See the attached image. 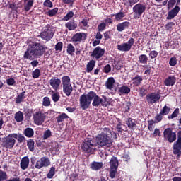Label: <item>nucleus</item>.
I'll list each match as a JSON object with an SVG mask.
<instances>
[{"instance_id":"42","label":"nucleus","mask_w":181,"mask_h":181,"mask_svg":"<svg viewBox=\"0 0 181 181\" xmlns=\"http://www.w3.org/2000/svg\"><path fill=\"white\" fill-rule=\"evenodd\" d=\"M6 179H8L6 172L0 170V181L6 180Z\"/></svg>"},{"instance_id":"25","label":"nucleus","mask_w":181,"mask_h":181,"mask_svg":"<svg viewBox=\"0 0 181 181\" xmlns=\"http://www.w3.org/2000/svg\"><path fill=\"white\" fill-rule=\"evenodd\" d=\"M90 168L93 170H100V169H101V168H103V163H98V162H95L93 161L91 164H90Z\"/></svg>"},{"instance_id":"56","label":"nucleus","mask_w":181,"mask_h":181,"mask_svg":"<svg viewBox=\"0 0 181 181\" xmlns=\"http://www.w3.org/2000/svg\"><path fill=\"white\" fill-rule=\"evenodd\" d=\"M115 175H117V170L111 169L110 170V177L111 179H115Z\"/></svg>"},{"instance_id":"36","label":"nucleus","mask_w":181,"mask_h":181,"mask_svg":"<svg viewBox=\"0 0 181 181\" xmlns=\"http://www.w3.org/2000/svg\"><path fill=\"white\" fill-rule=\"evenodd\" d=\"M66 52L68 54H69L70 56H73V53L76 52V48L74 47V46L72 45V44H69L67 45Z\"/></svg>"},{"instance_id":"29","label":"nucleus","mask_w":181,"mask_h":181,"mask_svg":"<svg viewBox=\"0 0 181 181\" xmlns=\"http://www.w3.org/2000/svg\"><path fill=\"white\" fill-rule=\"evenodd\" d=\"M14 118L16 122H22L23 121V113L21 111H18L15 114Z\"/></svg>"},{"instance_id":"31","label":"nucleus","mask_w":181,"mask_h":181,"mask_svg":"<svg viewBox=\"0 0 181 181\" xmlns=\"http://www.w3.org/2000/svg\"><path fill=\"white\" fill-rule=\"evenodd\" d=\"M24 134L27 136V138H32V136L35 135V132L32 128L28 127L24 130Z\"/></svg>"},{"instance_id":"48","label":"nucleus","mask_w":181,"mask_h":181,"mask_svg":"<svg viewBox=\"0 0 181 181\" xmlns=\"http://www.w3.org/2000/svg\"><path fill=\"white\" fill-rule=\"evenodd\" d=\"M57 12H59V8H55L52 10H49L48 15H49V16H54L57 13Z\"/></svg>"},{"instance_id":"28","label":"nucleus","mask_w":181,"mask_h":181,"mask_svg":"<svg viewBox=\"0 0 181 181\" xmlns=\"http://www.w3.org/2000/svg\"><path fill=\"white\" fill-rule=\"evenodd\" d=\"M139 0H124V5L127 8H132L135 4H138Z\"/></svg>"},{"instance_id":"39","label":"nucleus","mask_w":181,"mask_h":181,"mask_svg":"<svg viewBox=\"0 0 181 181\" xmlns=\"http://www.w3.org/2000/svg\"><path fill=\"white\" fill-rule=\"evenodd\" d=\"M13 135V138L14 139H17V141H18L19 142H23V136L21 134H12Z\"/></svg>"},{"instance_id":"37","label":"nucleus","mask_w":181,"mask_h":181,"mask_svg":"<svg viewBox=\"0 0 181 181\" xmlns=\"http://www.w3.org/2000/svg\"><path fill=\"white\" fill-rule=\"evenodd\" d=\"M139 62L141 64H146L148 63V57L146 54H141L139 57Z\"/></svg>"},{"instance_id":"22","label":"nucleus","mask_w":181,"mask_h":181,"mask_svg":"<svg viewBox=\"0 0 181 181\" xmlns=\"http://www.w3.org/2000/svg\"><path fill=\"white\" fill-rule=\"evenodd\" d=\"M63 87V92L66 94V97H70L71 93H73V86L71 85H68Z\"/></svg>"},{"instance_id":"3","label":"nucleus","mask_w":181,"mask_h":181,"mask_svg":"<svg viewBox=\"0 0 181 181\" xmlns=\"http://www.w3.org/2000/svg\"><path fill=\"white\" fill-rule=\"evenodd\" d=\"M91 101L93 107H107V96H103V98H100L94 91H91Z\"/></svg>"},{"instance_id":"33","label":"nucleus","mask_w":181,"mask_h":181,"mask_svg":"<svg viewBox=\"0 0 181 181\" xmlns=\"http://www.w3.org/2000/svg\"><path fill=\"white\" fill-rule=\"evenodd\" d=\"M110 169L116 170L118 169V159H111L110 161Z\"/></svg>"},{"instance_id":"57","label":"nucleus","mask_w":181,"mask_h":181,"mask_svg":"<svg viewBox=\"0 0 181 181\" xmlns=\"http://www.w3.org/2000/svg\"><path fill=\"white\" fill-rule=\"evenodd\" d=\"M158 53L157 52V51H155V50H153L149 53V56L151 59H156V57H158Z\"/></svg>"},{"instance_id":"43","label":"nucleus","mask_w":181,"mask_h":181,"mask_svg":"<svg viewBox=\"0 0 181 181\" xmlns=\"http://www.w3.org/2000/svg\"><path fill=\"white\" fill-rule=\"evenodd\" d=\"M117 21H122V18L125 17V13L119 12L115 15Z\"/></svg>"},{"instance_id":"23","label":"nucleus","mask_w":181,"mask_h":181,"mask_svg":"<svg viewBox=\"0 0 181 181\" xmlns=\"http://www.w3.org/2000/svg\"><path fill=\"white\" fill-rule=\"evenodd\" d=\"M127 127L129 128V129H134V128H136V123L132 118L129 117L126 120Z\"/></svg>"},{"instance_id":"11","label":"nucleus","mask_w":181,"mask_h":181,"mask_svg":"<svg viewBox=\"0 0 181 181\" xmlns=\"http://www.w3.org/2000/svg\"><path fill=\"white\" fill-rule=\"evenodd\" d=\"M105 54V49L102 48L100 46L96 47L93 51L91 52V57L93 59H96V60H98V59H101Z\"/></svg>"},{"instance_id":"26","label":"nucleus","mask_w":181,"mask_h":181,"mask_svg":"<svg viewBox=\"0 0 181 181\" xmlns=\"http://www.w3.org/2000/svg\"><path fill=\"white\" fill-rule=\"evenodd\" d=\"M142 76L137 75L132 78L133 84L136 87H139L142 83Z\"/></svg>"},{"instance_id":"14","label":"nucleus","mask_w":181,"mask_h":181,"mask_svg":"<svg viewBox=\"0 0 181 181\" xmlns=\"http://www.w3.org/2000/svg\"><path fill=\"white\" fill-rule=\"evenodd\" d=\"M60 84H62V80L57 78H52L49 80V85L55 91L60 90Z\"/></svg>"},{"instance_id":"41","label":"nucleus","mask_w":181,"mask_h":181,"mask_svg":"<svg viewBox=\"0 0 181 181\" xmlns=\"http://www.w3.org/2000/svg\"><path fill=\"white\" fill-rule=\"evenodd\" d=\"M169 64L172 67H175V66L177 64V59L176 58V57H173L170 59Z\"/></svg>"},{"instance_id":"5","label":"nucleus","mask_w":181,"mask_h":181,"mask_svg":"<svg viewBox=\"0 0 181 181\" xmlns=\"http://www.w3.org/2000/svg\"><path fill=\"white\" fill-rule=\"evenodd\" d=\"M134 45H135V39L131 37L127 42L118 45L117 49L119 52H129Z\"/></svg>"},{"instance_id":"15","label":"nucleus","mask_w":181,"mask_h":181,"mask_svg":"<svg viewBox=\"0 0 181 181\" xmlns=\"http://www.w3.org/2000/svg\"><path fill=\"white\" fill-rule=\"evenodd\" d=\"M180 11V7H179L178 6H175L174 8L168 11L167 19H173V18L177 16V13H179Z\"/></svg>"},{"instance_id":"27","label":"nucleus","mask_w":181,"mask_h":181,"mask_svg":"<svg viewBox=\"0 0 181 181\" xmlns=\"http://www.w3.org/2000/svg\"><path fill=\"white\" fill-rule=\"evenodd\" d=\"M25 2V6L24 9L25 11H30L32 9V6H33V0H24Z\"/></svg>"},{"instance_id":"10","label":"nucleus","mask_w":181,"mask_h":181,"mask_svg":"<svg viewBox=\"0 0 181 181\" xmlns=\"http://www.w3.org/2000/svg\"><path fill=\"white\" fill-rule=\"evenodd\" d=\"M163 135L165 139L168 141L170 144H172V142H175V141H176V133L173 132L171 128L165 129L163 132Z\"/></svg>"},{"instance_id":"17","label":"nucleus","mask_w":181,"mask_h":181,"mask_svg":"<svg viewBox=\"0 0 181 181\" xmlns=\"http://www.w3.org/2000/svg\"><path fill=\"white\" fill-rule=\"evenodd\" d=\"M50 165V160L49 159H44L36 162L35 168L37 169H41L43 166L46 167Z\"/></svg>"},{"instance_id":"45","label":"nucleus","mask_w":181,"mask_h":181,"mask_svg":"<svg viewBox=\"0 0 181 181\" xmlns=\"http://www.w3.org/2000/svg\"><path fill=\"white\" fill-rule=\"evenodd\" d=\"M163 119V116L162 114L158 113L155 117H154V120H156V123L158 124V122H160Z\"/></svg>"},{"instance_id":"40","label":"nucleus","mask_w":181,"mask_h":181,"mask_svg":"<svg viewBox=\"0 0 181 181\" xmlns=\"http://www.w3.org/2000/svg\"><path fill=\"white\" fill-rule=\"evenodd\" d=\"M52 99L54 103H57L60 100V93L56 92L52 95Z\"/></svg>"},{"instance_id":"12","label":"nucleus","mask_w":181,"mask_h":181,"mask_svg":"<svg viewBox=\"0 0 181 181\" xmlns=\"http://www.w3.org/2000/svg\"><path fill=\"white\" fill-rule=\"evenodd\" d=\"M146 99L148 104H155L160 100V94L159 93H151L146 96Z\"/></svg>"},{"instance_id":"32","label":"nucleus","mask_w":181,"mask_h":181,"mask_svg":"<svg viewBox=\"0 0 181 181\" xmlns=\"http://www.w3.org/2000/svg\"><path fill=\"white\" fill-rule=\"evenodd\" d=\"M27 146L30 152H33V151H35V141L32 139H28L27 141Z\"/></svg>"},{"instance_id":"16","label":"nucleus","mask_w":181,"mask_h":181,"mask_svg":"<svg viewBox=\"0 0 181 181\" xmlns=\"http://www.w3.org/2000/svg\"><path fill=\"white\" fill-rule=\"evenodd\" d=\"M175 83H176V77L175 76H168L164 81V84L167 87L175 86Z\"/></svg>"},{"instance_id":"38","label":"nucleus","mask_w":181,"mask_h":181,"mask_svg":"<svg viewBox=\"0 0 181 181\" xmlns=\"http://www.w3.org/2000/svg\"><path fill=\"white\" fill-rule=\"evenodd\" d=\"M69 117L66 113H62L57 118V122H63L64 119H67Z\"/></svg>"},{"instance_id":"34","label":"nucleus","mask_w":181,"mask_h":181,"mask_svg":"<svg viewBox=\"0 0 181 181\" xmlns=\"http://www.w3.org/2000/svg\"><path fill=\"white\" fill-rule=\"evenodd\" d=\"M169 112H170V107L168 105H165L160 111V113L162 114L163 117H165V115H168Z\"/></svg>"},{"instance_id":"52","label":"nucleus","mask_w":181,"mask_h":181,"mask_svg":"<svg viewBox=\"0 0 181 181\" xmlns=\"http://www.w3.org/2000/svg\"><path fill=\"white\" fill-rule=\"evenodd\" d=\"M63 49V42H59L55 45V50L62 52V49Z\"/></svg>"},{"instance_id":"49","label":"nucleus","mask_w":181,"mask_h":181,"mask_svg":"<svg viewBox=\"0 0 181 181\" xmlns=\"http://www.w3.org/2000/svg\"><path fill=\"white\" fill-rule=\"evenodd\" d=\"M73 16H74V13H73V11H69L64 17V21H69V19H71V18H73Z\"/></svg>"},{"instance_id":"20","label":"nucleus","mask_w":181,"mask_h":181,"mask_svg":"<svg viewBox=\"0 0 181 181\" xmlns=\"http://www.w3.org/2000/svg\"><path fill=\"white\" fill-rule=\"evenodd\" d=\"M65 27L69 30H76V29H77V23H76L74 20H72L67 22L65 24Z\"/></svg>"},{"instance_id":"19","label":"nucleus","mask_w":181,"mask_h":181,"mask_svg":"<svg viewBox=\"0 0 181 181\" xmlns=\"http://www.w3.org/2000/svg\"><path fill=\"white\" fill-rule=\"evenodd\" d=\"M127 28H129V22L128 21H124L117 25V30H118V32H122L125 30Z\"/></svg>"},{"instance_id":"35","label":"nucleus","mask_w":181,"mask_h":181,"mask_svg":"<svg viewBox=\"0 0 181 181\" xmlns=\"http://www.w3.org/2000/svg\"><path fill=\"white\" fill-rule=\"evenodd\" d=\"M56 175V168L52 167L49 171V173L47 174V179H53V176Z\"/></svg>"},{"instance_id":"59","label":"nucleus","mask_w":181,"mask_h":181,"mask_svg":"<svg viewBox=\"0 0 181 181\" xmlns=\"http://www.w3.org/2000/svg\"><path fill=\"white\" fill-rule=\"evenodd\" d=\"M22 100H23V93H21L16 99V103L19 104L22 103Z\"/></svg>"},{"instance_id":"58","label":"nucleus","mask_w":181,"mask_h":181,"mask_svg":"<svg viewBox=\"0 0 181 181\" xmlns=\"http://www.w3.org/2000/svg\"><path fill=\"white\" fill-rule=\"evenodd\" d=\"M147 93H148V90L145 88H141L139 95L140 97H144V95H146Z\"/></svg>"},{"instance_id":"9","label":"nucleus","mask_w":181,"mask_h":181,"mask_svg":"<svg viewBox=\"0 0 181 181\" xmlns=\"http://www.w3.org/2000/svg\"><path fill=\"white\" fill-rule=\"evenodd\" d=\"M46 119V115L41 111L35 112L33 114V121L35 125H42Z\"/></svg>"},{"instance_id":"55","label":"nucleus","mask_w":181,"mask_h":181,"mask_svg":"<svg viewBox=\"0 0 181 181\" xmlns=\"http://www.w3.org/2000/svg\"><path fill=\"white\" fill-rule=\"evenodd\" d=\"M43 5L47 8H53V3L50 0H45Z\"/></svg>"},{"instance_id":"18","label":"nucleus","mask_w":181,"mask_h":181,"mask_svg":"<svg viewBox=\"0 0 181 181\" xmlns=\"http://www.w3.org/2000/svg\"><path fill=\"white\" fill-rule=\"evenodd\" d=\"M118 90L119 95H125V94H129V93H131V88L125 85L119 87Z\"/></svg>"},{"instance_id":"30","label":"nucleus","mask_w":181,"mask_h":181,"mask_svg":"<svg viewBox=\"0 0 181 181\" xmlns=\"http://www.w3.org/2000/svg\"><path fill=\"white\" fill-rule=\"evenodd\" d=\"M62 87L66 86H71L70 83V77L69 76H64L62 78Z\"/></svg>"},{"instance_id":"8","label":"nucleus","mask_w":181,"mask_h":181,"mask_svg":"<svg viewBox=\"0 0 181 181\" xmlns=\"http://www.w3.org/2000/svg\"><path fill=\"white\" fill-rule=\"evenodd\" d=\"M15 142H16V141L13 139V134H11L2 139V146L11 149V148H13Z\"/></svg>"},{"instance_id":"61","label":"nucleus","mask_w":181,"mask_h":181,"mask_svg":"<svg viewBox=\"0 0 181 181\" xmlns=\"http://www.w3.org/2000/svg\"><path fill=\"white\" fill-rule=\"evenodd\" d=\"M124 110L126 112H129V110H131V102L126 103Z\"/></svg>"},{"instance_id":"44","label":"nucleus","mask_w":181,"mask_h":181,"mask_svg":"<svg viewBox=\"0 0 181 181\" xmlns=\"http://www.w3.org/2000/svg\"><path fill=\"white\" fill-rule=\"evenodd\" d=\"M42 105H44V107L50 106V98L49 97H44L43 98Z\"/></svg>"},{"instance_id":"50","label":"nucleus","mask_w":181,"mask_h":181,"mask_svg":"<svg viewBox=\"0 0 181 181\" xmlns=\"http://www.w3.org/2000/svg\"><path fill=\"white\" fill-rule=\"evenodd\" d=\"M176 4V0H169L168 2V9H172Z\"/></svg>"},{"instance_id":"6","label":"nucleus","mask_w":181,"mask_h":181,"mask_svg":"<svg viewBox=\"0 0 181 181\" xmlns=\"http://www.w3.org/2000/svg\"><path fill=\"white\" fill-rule=\"evenodd\" d=\"M40 36L43 40H47V42H49V40L52 39L53 36H54V32H53V30H52L50 25H47L44 30L40 33Z\"/></svg>"},{"instance_id":"51","label":"nucleus","mask_w":181,"mask_h":181,"mask_svg":"<svg viewBox=\"0 0 181 181\" xmlns=\"http://www.w3.org/2000/svg\"><path fill=\"white\" fill-rule=\"evenodd\" d=\"M107 27V24L105 23H101L100 24L98 25V30L99 32H103Z\"/></svg>"},{"instance_id":"54","label":"nucleus","mask_w":181,"mask_h":181,"mask_svg":"<svg viewBox=\"0 0 181 181\" xmlns=\"http://www.w3.org/2000/svg\"><path fill=\"white\" fill-rule=\"evenodd\" d=\"M177 115H179V108H176L174 112L172 113V115L168 117V118H176V117H177Z\"/></svg>"},{"instance_id":"64","label":"nucleus","mask_w":181,"mask_h":181,"mask_svg":"<svg viewBox=\"0 0 181 181\" xmlns=\"http://www.w3.org/2000/svg\"><path fill=\"white\" fill-rule=\"evenodd\" d=\"M6 83H7L8 86H13V84L15 83V79L8 78L6 80Z\"/></svg>"},{"instance_id":"46","label":"nucleus","mask_w":181,"mask_h":181,"mask_svg":"<svg viewBox=\"0 0 181 181\" xmlns=\"http://www.w3.org/2000/svg\"><path fill=\"white\" fill-rule=\"evenodd\" d=\"M32 76L34 78H39L40 76V69H36L32 73Z\"/></svg>"},{"instance_id":"62","label":"nucleus","mask_w":181,"mask_h":181,"mask_svg":"<svg viewBox=\"0 0 181 181\" xmlns=\"http://www.w3.org/2000/svg\"><path fill=\"white\" fill-rule=\"evenodd\" d=\"M104 73L108 74L111 71V66L110 64H107L103 69Z\"/></svg>"},{"instance_id":"1","label":"nucleus","mask_w":181,"mask_h":181,"mask_svg":"<svg viewBox=\"0 0 181 181\" xmlns=\"http://www.w3.org/2000/svg\"><path fill=\"white\" fill-rule=\"evenodd\" d=\"M101 132L96 137L95 141L91 139H86L81 145V148L87 153H94L97 151L98 146L103 148L104 146L110 147L112 145V132L111 129L105 127L101 129Z\"/></svg>"},{"instance_id":"47","label":"nucleus","mask_w":181,"mask_h":181,"mask_svg":"<svg viewBox=\"0 0 181 181\" xmlns=\"http://www.w3.org/2000/svg\"><path fill=\"white\" fill-rule=\"evenodd\" d=\"M25 119H29L32 117V110L25 109Z\"/></svg>"},{"instance_id":"7","label":"nucleus","mask_w":181,"mask_h":181,"mask_svg":"<svg viewBox=\"0 0 181 181\" xmlns=\"http://www.w3.org/2000/svg\"><path fill=\"white\" fill-rule=\"evenodd\" d=\"M146 11V6L141 3L136 4L133 7V12L134 13V18H141L143 13H145Z\"/></svg>"},{"instance_id":"53","label":"nucleus","mask_w":181,"mask_h":181,"mask_svg":"<svg viewBox=\"0 0 181 181\" xmlns=\"http://www.w3.org/2000/svg\"><path fill=\"white\" fill-rule=\"evenodd\" d=\"M52 136V132L50 130H46L44 132L43 138L44 139H47V138H50Z\"/></svg>"},{"instance_id":"60","label":"nucleus","mask_w":181,"mask_h":181,"mask_svg":"<svg viewBox=\"0 0 181 181\" xmlns=\"http://www.w3.org/2000/svg\"><path fill=\"white\" fill-rule=\"evenodd\" d=\"M174 26H175V23L169 22L165 25V29H167V30H170V29H172V28H173Z\"/></svg>"},{"instance_id":"13","label":"nucleus","mask_w":181,"mask_h":181,"mask_svg":"<svg viewBox=\"0 0 181 181\" xmlns=\"http://www.w3.org/2000/svg\"><path fill=\"white\" fill-rule=\"evenodd\" d=\"M86 39H87V34L86 33H77L72 36L71 41L76 43H80L84 42Z\"/></svg>"},{"instance_id":"4","label":"nucleus","mask_w":181,"mask_h":181,"mask_svg":"<svg viewBox=\"0 0 181 181\" xmlns=\"http://www.w3.org/2000/svg\"><path fill=\"white\" fill-rule=\"evenodd\" d=\"M91 91L88 94H83L79 98L80 107L83 110H87L91 105Z\"/></svg>"},{"instance_id":"63","label":"nucleus","mask_w":181,"mask_h":181,"mask_svg":"<svg viewBox=\"0 0 181 181\" xmlns=\"http://www.w3.org/2000/svg\"><path fill=\"white\" fill-rule=\"evenodd\" d=\"M29 166V159H24L23 160V169H27Z\"/></svg>"},{"instance_id":"2","label":"nucleus","mask_w":181,"mask_h":181,"mask_svg":"<svg viewBox=\"0 0 181 181\" xmlns=\"http://www.w3.org/2000/svg\"><path fill=\"white\" fill-rule=\"evenodd\" d=\"M45 52H46L45 46L42 45L40 43L31 42L25 52L24 57H25V59L38 58L43 56Z\"/></svg>"},{"instance_id":"24","label":"nucleus","mask_w":181,"mask_h":181,"mask_svg":"<svg viewBox=\"0 0 181 181\" xmlns=\"http://www.w3.org/2000/svg\"><path fill=\"white\" fill-rule=\"evenodd\" d=\"M94 67H95V62L94 60H90L86 65L87 73H91Z\"/></svg>"},{"instance_id":"21","label":"nucleus","mask_w":181,"mask_h":181,"mask_svg":"<svg viewBox=\"0 0 181 181\" xmlns=\"http://www.w3.org/2000/svg\"><path fill=\"white\" fill-rule=\"evenodd\" d=\"M115 83V79H114V78L112 77L108 78V79L105 83L106 88H107L108 90H112V88H114Z\"/></svg>"}]
</instances>
